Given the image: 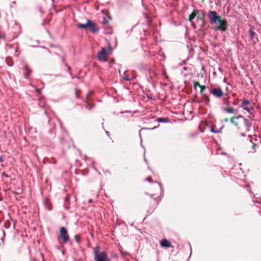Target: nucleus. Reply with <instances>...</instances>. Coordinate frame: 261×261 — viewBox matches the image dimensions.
<instances>
[{
    "mask_svg": "<svg viewBox=\"0 0 261 261\" xmlns=\"http://www.w3.org/2000/svg\"><path fill=\"white\" fill-rule=\"evenodd\" d=\"M58 240L60 243L62 244H66L69 241L67 230L64 227H60Z\"/></svg>",
    "mask_w": 261,
    "mask_h": 261,
    "instance_id": "obj_3",
    "label": "nucleus"
},
{
    "mask_svg": "<svg viewBox=\"0 0 261 261\" xmlns=\"http://www.w3.org/2000/svg\"><path fill=\"white\" fill-rule=\"evenodd\" d=\"M200 88V93L201 94H203V92L205 90L206 87L204 86L201 85V86Z\"/></svg>",
    "mask_w": 261,
    "mask_h": 261,
    "instance_id": "obj_21",
    "label": "nucleus"
},
{
    "mask_svg": "<svg viewBox=\"0 0 261 261\" xmlns=\"http://www.w3.org/2000/svg\"><path fill=\"white\" fill-rule=\"evenodd\" d=\"M5 38V35L4 33H0V39H4Z\"/></svg>",
    "mask_w": 261,
    "mask_h": 261,
    "instance_id": "obj_23",
    "label": "nucleus"
},
{
    "mask_svg": "<svg viewBox=\"0 0 261 261\" xmlns=\"http://www.w3.org/2000/svg\"><path fill=\"white\" fill-rule=\"evenodd\" d=\"M243 119V117L241 116H234L232 117L230 119V121L232 123H233L234 125L237 127H239V125L241 123V121Z\"/></svg>",
    "mask_w": 261,
    "mask_h": 261,
    "instance_id": "obj_8",
    "label": "nucleus"
},
{
    "mask_svg": "<svg viewBox=\"0 0 261 261\" xmlns=\"http://www.w3.org/2000/svg\"><path fill=\"white\" fill-rule=\"evenodd\" d=\"M36 92H37V93H40V90H39V89L37 88V89H36Z\"/></svg>",
    "mask_w": 261,
    "mask_h": 261,
    "instance_id": "obj_30",
    "label": "nucleus"
},
{
    "mask_svg": "<svg viewBox=\"0 0 261 261\" xmlns=\"http://www.w3.org/2000/svg\"><path fill=\"white\" fill-rule=\"evenodd\" d=\"M225 121H228V119H226Z\"/></svg>",
    "mask_w": 261,
    "mask_h": 261,
    "instance_id": "obj_33",
    "label": "nucleus"
},
{
    "mask_svg": "<svg viewBox=\"0 0 261 261\" xmlns=\"http://www.w3.org/2000/svg\"><path fill=\"white\" fill-rule=\"evenodd\" d=\"M161 245L163 247L170 248L172 247L171 243L166 239H163L161 241Z\"/></svg>",
    "mask_w": 261,
    "mask_h": 261,
    "instance_id": "obj_10",
    "label": "nucleus"
},
{
    "mask_svg": "<svg viewBox=\"0 0 261 261\" xmlns=\"http://www.w3.org/2000/svg\"><path fill=\"white\" fill-rule=\"evenodd\" d=\"M3 162V156H0V162Z\"/></svg>",
    "mask_w": 261,
    "mask_h": 261,
    "instance_id": "obj_29",
    "label": "nucleus"
},
{
    "mask_svg": "<svg viewBox=\"0 0 261 261\" xmlns=\"http://www.w3.org/2000/svg\"><path fill=\"white\" fill-rule=\"evenodd\" d=\"M99 247H95L93 249L94 259L95 261H110L106 251L99 252Z\"/></svg>",
    "mask_w": 261,
    "mask_h": 261,
    "instance_id": "obj_2",
    "label": "nucleus"
},
{
    "mask_svg": "<svg viewBox=\"0 0 261 261\" xmlns=\"http://www.w3.org/2000/svg\"><path fill=\"white\" fill-rule=\"evenodd\" d=\"M112 50V47L110 45L109 46L108 50H106L105 48H102L101 50L97 54V59L99 61L106 62L108 60V56L110 54Z\"/></svg>",
    "mask_w": 261,
    "mask_h": 261,
    "instance_id": "obj_4",
    "label": "nucleus"
},
{
    "mask_svg": "<svg viewBox=\"0 0 261 261\" xmlns=\"http://www.w3.org/2000/svg\"><path fill=\"white\" fill-rule=\"evenodd\" d=\"M211 93L215 97L220 98L223 95V92L220 88H215L211 90Z\"/></svg>",
    "mask_w": 261,
    "mask_h": 261,
    "instance_id": "obj_7",
    "label": "nucleus"
},
{
    "mask_svg": "<svg viewBox=\"0 0 261 261\" xmlns=\"http://www.w3.org/2000/svg\"><path fill=\"white\" fill-rule=\"evenodd\" d=\"M86 107L89 110H91L92 108L93 107V104L90 103L88 101L87 102V106Z\"/></svg>",
    "mask_w": 261,
    "mask_h": 261,
    "instance_id": "obj_20",
    "label": "nucleus"
},
{
    "mask_svg": "<svg viewBox=\"0 0 261 261\" xmlns=\"http://www.w3.org/2000/svg\"><path fill=\"white\" fill-rule=\"evenodd\" d=\"M203 99L205 101L206 105H207L209 104V103L210 102V99L209 97H208V96H207L206 95H203Z\"/></svg>",
    "mask_w": 261,
    "mask_h": 261,
    "instance_id": "obj_15",
    "label": "nucleus"
},
{
    "mask_svg": "<svg viewBox=\"0 0 261 261\" xmlns=\"http://www.w3.org/2000/svg\"><path fill=\"white\" fill-rule=\"evenodd\" d=\"M157 120L159 122H166L168 121V119L167 118H159L157 119Z\"/></svg>",
    "mask_w": 261,
    "mask_h": 261,
    "instance_id": "obj_16",
    "label": "nucleus"
},
{
    "mask_svg": "<svg viewBox=\"0 0 261 261\" xmlns=\"http://www.w3.org/2000/svg\"><path fill=\"white\" fill-rule=\"evenodd\" d=\"M204 15H204V12H203V13H202V16H201V19H202V20H203V19H204Z\"/></svg>",
    "mask_w": 261,
    "mask_h": 261,
    "instance_id": "obj_28",
    "label": "nucleus"
},
{
    "mask_svg": "<svg viewBox=\"0 0 261 261\" xmlns=\"http://www.w3.org/2000/svg\"><path fill=\"white\" fill-rule=\"evenodd\" d=\"M23 75L25 79H28L32 72V70L29 68L28 65L25 64L23 66Z\"/></svg>",
    "mask_w": 261,
    "mask_h": 261,
    "instance_id": "obj_9",
    "label": "nucleus"
},
{
    "mask_svg": "<svg viewBox=\"0 0 261 261\" xmlns=\"http://www.w3.org/2000/svg\"><path fill=\"white\" fill-rule=\"evenodd\" d=\"M146 180L147 181H149V182H151L152 181V178H151V177L149 176V177H147L146 178Z\"/></svg>",
    "mask_w": 261,
    "mask_h": 261,
    "instance_id": "obj_25",
    "label": "nucleus"
},
{
    "mask_svg": "<svg viewBox=\"0 0 261 261\" xmlns=\"http://www.w3.org/2000/svg\"><path fill=\"white\" fill-rule=\"evenodd\" d=\"M10 226V222H6L4 224V227L6 228H9Z\"/></svg>",
    "mask_w": 261,
    "mask_h": 261,
    "instance_id": "obj_22",
    "label": "nucleus"
},
{
    "mask_svg": "<svg viewBox=\"0 0 261 261\" xmlns=\"http://www.w3.org/2000/svg\"><path fill=\"white\" fill-rule=\"evenodd\" d=\"M256 146V145L255 144H253L252 145V147H253V148L254 149V151H255V148Z\"/></svg>",
    "mask_w": 261,
    "mask_h": 261,
    "instance_id": "obj_27",
    "label": "nucleus"
},
{
    "mask_svg": "<svg viewBox=\"0 0 261 261\" xmlns=\"http://www.w3.org/2000/svg\"><path fill=\"white\" fill-rule=\"evenodd\" d=\"M198 13V11L197 10H194L192 13L190 15L189 17V20L190 22H192V21L196 17L197 14Z\"/></svg>",
    "mask_w": 261,
    "mask_h": 261,
    "instance_id": "obj_11",
    "label": "nucleus"
},
{
    "mask_svg": "<svg viewBox=\"0 0 261 261\" xmlns=\"http://www.w3.org/2000/svg\"><path fill=\"white\" fill-rule=\"evenodd\" d=\"M224 111L228 113L234 114L237 113V111L235 110L233 108L229 106L227 107L224 109Z\"/></svg>",
    "mask_w": 261,
    "mask_h": 261,
    "instance_id": "obj_12",
    "label": "nucleus"
},
{
    "mask_svg": "<svg viewBox=\"0 0 261 261\" xmlns=\"http://www.w3.org/2000/svg\"><path fill=\"white\" fill-rule=\"evenodd\" d=\"M74 239H75V241L77 243H80L81 237H80V236H79V235H75L74 236Z\"/></svg>",
    "mask_w": 261,
    "mask_h": 261,
    "instance_id": "obj_18",
    "label": "nucleus"
},
{
    "mask_svg": "<svg viewBox=\"0 0 261 261\" xmlns=\"http://www.w3.org/2000/svg\"><path fill=\"white\" fill-rule=\"evenodd\" d=\"M193 84L195 89H196L197 87H200L201 86V85L198 82L195 81L193 82Z\"/></svg>",
    "mask_w": 261,
    "mask_h": 261,
    "instance_id": "obj_17",
    "label": "nucleus"
},
{
    "mask_svg": "<svg viewBox=\"0 0 261 261\" xmlns=\"http://www.w3.org/2000/svg\"><path fill=\"white\" fill-rule=\"evenodd\" d=\"M153 202L154 205H156L158 204V201H157L156 198H154V199H153Z\"/></svg>",
    "mask_w": 261,
    "mask_h": 261,
    "instance_id": "obj_26",
    "label": "nucleus"
},
{
    "mask_svg": "<svg viewBox=\"0 0 261 261\" xmlns=\"http://www.w3.org/2000/svg\"><path fill=\"white\" fill-rule=\"evenodd\" d=\"M77 26L80 29H88V27H89L88 20H87V21L86 22V23H85V24L79 23L77 25Z\"/></svg>",
    "mask_w": 261,
    "mask_h": 261,
    "instance_id": "obj_13",
    "label": "nucleus"
},
{
    "mask_svg": "<svg viewBox=\"0 0 261 261\" xmlns=\"http://www.w3.org/2000/svg\"><path fill=\"white\" fill-rule=\"evenodd\" d=\"M254 104L251 103V102L245 99L244 98L243 100V101L242 102L241 107L242 108L248 112L249 113H250V112L254 110Z\"/></svg>",
    "mask_w": 261,
    "mask_h": 261,
    "instance_id": "obj_5",
    "label": "nucleus"
},
{
    "mask_svg": "<svg viewBox=\"0 0 261 261\" xmlns=\"http://www.w3.org/2000/svg\"><path fill=\"white\" fill-rule=\"evenodd\" d=\"M68 68L69 70H70V67L69 66H68Z\"/></svg>",
    "mask_w": 261,
    "mask_h": 261,
    "instance_id": "obj_32",
    "label": "nucleus"
},
{
    "mask_svg": "<svg viewBox=\"0 0 261 261\" xmlns=\"http://www.w3.org/2000/svg\"><path fill=\"white\" fill-rule=\"evenodd\" d=\"M207 16L210 23H218V25L214 28L215 30H221L222 32L226 31L228 26L227 22L225 20L222 19L221 16L217 15L215 11H210Z\"/></svg>",
    "mask_w": 261,
    "mask_h": 261,
    "instance_id": "obj_1",
    "label": "nucleus"
},
{
    "mask_svg": "<svg viewBox=\"0 0 261 261\" xmlns=\"http://www.w3.org/2000/svg\"><path fill=\"white\" fill-rule=\"evenodd\" d=\"M3 174L4 176H6V177H7V176H8V175H7L6 173H3Z\"/></svg>",
    "mask_w": 261,
    "mask_h": 261,
    "instance_id": "obj_31",
    "label": "nucleus"
},
{
    "mask_svg": "<svg viewBox=\"0 0 261 261\" xmlns=\"http://www.w3.org/2000/svg\"><path fill=\"white\" fill-rule=\"evenodd\" d=\"M254 28L253 27H251L249 31V34L250 35V38L251 39H252L254 37L255 35V33L254 32Z\"/></svg>",
    "mask_w": 261,
    "mask_h": 261,
    "instance_id": "obj_14",
    "label": "nucleus"
},
{
    "mask_svg": "<svg viewBox=\"0 0 261 261\" xmlns=\"http://www.w3.org/2000/svg\"><path fill=\"white\" fill-rule=\"evenodd\" d=\"M81 91L80 90L77 89H75V96H76V98H79V95L81 93Z\"/></svg>",
    "mask_w": 261,
    "mask_h": 261,
    "instance_id": "obj_19",
    "label": "nucleus"
},
{
    "mask_svg": "<svg viewBox=\"0 0 261 261\" xmlns=\"http://www.w3.org/2000/svg\"><path fill=\"white\" fill-rule=\"evenodd\" d=\"M88 24V29L91 32L95 33L98 31L99 28L94 21L89 20Z\"/></svg>",
    "mask_w": 261,
    "mask_h": 261,
    "instance_id": "obj_6",
    "label": "nucleus"
},
{
    "mask_svg": "<svg viewBox=\"0 0 261 261\" xmlns=\"http://www.w3.org/2000/svg\"><path fill=\"white\" fill-rule=\"evenodd\" d=\"M123 79L127 81H130V79L128 77V76L126 75L123 77Z\"/></svg>",
    "mask_w": 261,
    "mask_h": 261,
    "instance_id": "obj_24",
    "label": "nucleus"
}]
</instances>
